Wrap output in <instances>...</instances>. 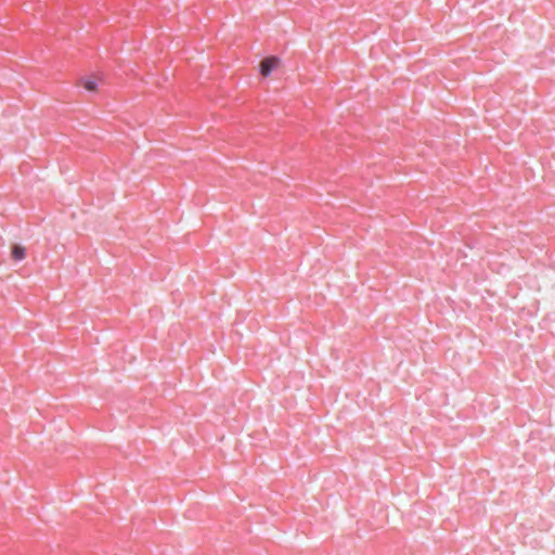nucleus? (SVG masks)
Masks as SVG:
<instances>
[{"mask_svg":"<svg viewBox=\"0 0 555 555\" xmlns=\"http://www.w3.org/2000/svg\"><path fill=\"white\" fill-rule=\"evenodd\" d=\"M279 59L276 56H268L260 62V74L263 77L270 76V74L279 65Z\"/></svg>","mask_w":555,"mask_h":555,"instance_id":"obj_1","label":"nucleus"},{"mask_svg":"<svg viewBox=\"0 0 555 555\" xmlns=\"http://www.w3.org/2000/svg\"><path fill=\"white\" fill-rule=\"evenodd\" d=\"M11 255L15 261H22L26 257V248L23 247L22 245L14 244L12 246Z\"/></svg>","mask_w":555,"mask_h":555,"instance_id":"obj_2","label":"nucleus"},{"mask_svg":"<svg viewBox=\"0 0 555 555\" xmlns=\"http://www.w3.org/2000/svg\"><path fill=\"white\" fill-rule=\"evenodd\" d=\"M82 86L88 91H94L98 87V83L94 79L91 78H83L82 79Z\"/></svg>","mask_w":555,"mask_h":555,"instance_id":"obj_3","label":"nucleus"}]
</instances>
